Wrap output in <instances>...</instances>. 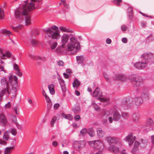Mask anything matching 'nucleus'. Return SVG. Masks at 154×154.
<instances>
[{
  "label": "nucleus",
  "instance_id": "obj_43",
  "mask_svg": "<svg viewBox=\"0 0 154 154\" xmlns=\"http://www.w3.org/2000/svg\"><path fill=\"white\" fill-rule=\"evenodd\" d=\"M16 74L19 76L20 77L22 76L23 74L21 72L20 69L16 71Z\"/></svg>",
  "mask_w": 154,
  "mask_h": 154
},
{
  "label": "nucleus",
  "instance_id": "obj_22",
  "mask_svg": "<svg viewBox=\"0 0 154 154\" xmlns=\"http://www.w3.org/2000/svg\"><path fill=\"white\" fill-rule=\"evenodd\" d=\"M11 114L19 115V113L18 111V107L17 106H16L12 108Z\"/></svg>",
  "mask_w": 154,
  "mask_h": 154
},
{
  "label": "nucleus",
  "instance_id": "obj_30",
  "mask_svg": "<svg viewBox=\"0 0 154 154\" xmlns=\"http://www.w3.org/2000/svg\"><path fill=\"white\" fill-rule=\"evenodd\" d=\"M10 134L14 136H15L17 134V129L15 128H11L10 129Z\"/></svg>",
  "mask_w": 154,
  "mask_h": 154
},
{
  "label": "nucleus",
  "instance_id": "obj_58",
  "mask_svg": "<svg viewBox=\"0 0 154 154\" xmlns=\"http://www.w3.org/2000/svg\"><path fill=\"white\" fill-rule=\"evenodd\" d=\"M60 106V105L58 103H55L54 106V109L55 110L57 109Z\"/></svg>",
  "mask_w": 154,
  "mask_h": 154
},
{
  "label": "nucleus",
  "instance_id": "obj_1",
  "mask_svg": "<svg viewBox=\"0 0 154 154\" xmlns=\"http://www.w3.org/2000/svg\"><path fill=\"white\" fill-rule=\"evenodd\" d=\"M34 1H27L22 7L17 10L15 13L16 18L18 20L23 18V16L27 15L29 11L33 10L35 8V4Z\"/></svg>",
  "mask_w": 154,
  "mask_h": 154
},
{
  "label": "nucleus",
  "instance_id": "obj_29",
  "mask_svg": "<svg viewBox=\"0 0 154 154\" xmlns=\"http://www.w3.org/2000/svg\"><path fill=\"white\" fill-rule=\"evenodd\" d=\"M72 111L75 113H78L80 111V108L79 106H75L72 108Z\"/></svg>",
  "mask_w": 154,
  "mask_h": 154
},
{
  "label": "nucleus",
  "instance_id": "obj_42",
  "mask_svg": "<svg viewBox=\"0 0 154 154\" xmlns=\"http://www.w3.org/2000/svg\"><path fill=\"white\" fill-rule=\"evenodd\" d=\"M100 141L99 140H95V141H89V143L90 145L91 146H93L94 145H95V144L99 142Z\"/></svg>",
  "mask_w": 154,
  "mask_h": 154
},
{
  "label": "nucleus",
  "instance_id": "obj_48",
  "mask_svg": "<svg viewBox=\"0 0 154 154\" xmlns=\"http://www.w3.org/2000/svg\"><path fill=\"white\" fill-rule=\"evenodd\" d=\"M61 2L60 3V5H61L62 4L63 5L66 7L68 8V5L66 3L65 1H61Z\"/></svg>",
  "mask_w": 154,
  "mask_h": 154
},
{
  "label": "nucleus",
  "instance_id": "obj_27",
  "mask_svg": "<svg viewBox=\"0 0 154 154\" xmlns=\"http://www.w3.org/2000/svg\"><path fill=\"white\" fill-rule=\"evenodd\" d=\"M9 132L6 131L5 132L3 137V139L5 140H7L9 139Z\"/></svg>",
  "mask_w": 154,
  "mask_h": 154
},
{
  "label": "nucleus",
  "instance_id": "obj_46",
  "mask_svg": "<svg viewBox=\"0 0 154 154\" xmlns=\"http://www.w3.org/2000/svg\"><path fill=\"white\" fill-rule=\"evenodd\" d=\"M70 41L72 44H74L75 43H78V42H76V41L75 38L73 37H72L70 38Z\"/></svg>",
  "mask_w": 154,
  "mask_h": 154
},
{
  "label": "nucleus",
  "instance_id": "obj_37",
  "mask_svg": "<svg viewBox=\"0 0 154 154\" xmlns=\"http://www.w3.org/2000/svg\"><path fill=\"white\" fill-rule=\"evenodd\" d=\"M60 29L62 32H69L70 30L63 26H61L59 28Z\"/></svg>",
  "mask_w": 154,
  "mask_h": 154
},
{
  "label": "nucleus",
  "instance_id": "obj_17",
  "mask_svg": "<svg viewBox=\"0 0 154 154\" xmlns=\"http://www.w3.org/2000/svg\"><path fill=\"white\" fill-rule=\"evenodd\" d=\"M134 101L136 105L138 106L140 105L143 102L142 98L140 97H136L134 99Z\"/></svg>",
  "mask_w": 154,
  "mask_h": 154
},
{
  "label": "nucleus",
  "instance_id": "obj_31",
  "mask_svg": "<svg viewBox=\"0 0 154 154\" xmlns=\"http://www.w3.org/2000/svg\"><path fill=\"white\" fill-rule=\"evenodd\" d=\"M84 57L82 56H80L76 57L77 62L79 63H82L84 60Z\"/></svg>",
  "mask_w": 154,
  "mask_h": 154
},
{
  "label": "nucleus",
  "instance_id": "obj_60",
  "mask_svg": "<svg viewBox=\"0 0 154 154\" xmlns=\"http://www.w3.org/2000/svg\"><path fill=\"white\" fill-rule=\"evenodd\" d=\"M63 62L61 60H59L57 62V64L59 66H63Z\"/></svg>",
  "mask_w": 154,
  "mask_h": 154
},
{
  "label": "nucleus",
  "instance_id": "obj_61",
  "mask_svg": "<svg viewBox=\"0 0 154 154\" xmlns=\"http://www.w3.org/2000/svg\"><path fill=\"white\" fill-rule=\"evenodd\" d=\"M52 144L53 146L55 147L57 146L58 143L57 141H54L53 142Z\"/></svg>",
  "mask_w": 154,
  "mask_h": 154
},
{
  "label": "nucleus",
  "instance_id": "obj_13",
  "mask_svg": "<svg viewBox=\"0 0 154 154\" xmlns=\"http://www.w3.org/2000/svg\"><path fill=\"white\" fill-rule=\"evenodd\" d=\"M17 87L10 86V97L14 99L17 95Z\"/></svg>",
  "mask_w": 154,
  "mask_h": 154
},
{
  "label": "nucleus",
  "instance_id": "obj_55",
  "mask_svg": "<svg viewBox=\"0 0 154 154\" xmlns=\"http://www.w3.org/2000/svg\"><path fill=\"white\" fill-rule=\"evenodd\" d=\"M80 119V117L79 115H76L74 117L75 119L77 121L79 120Z\"/></svg>",
  "mask_w": 154,
  "mask_h": 154
},
{
  "label": "nucleus",
  "instance_id": "obj_24",
  "mask_svg": "<svg viewBox=\"0 0 154 154\" xmlns=\"http://www.w3.org/2000/svg\"><path fill=\"white\" fill-rule=\"evenodd\" d=\"M16 146V140L14 139L10 144V151L15 149Z\"/></svg>",
  "mask_w": 154,
  "mask_h": 154
},
{
  "label": "nucleus",
  "instance_id": "obj_33",
  "mask_svg": "<svg viewBox=\"0 0 154 154\" xmlns=\"http://www.w3.org/2000/svg\"><path fill=\"white\" fill-rule=\"evenodd\" d=\"M153 124L152 120L150 118H148L146 121V124L147 126L152 125Z\"/></svg>",
  "mask_w": 154,
  "mask_h": 154
},
{
  "label": "nucleus",
  "instance_id": "obj_49",
  "mask_svg": "<svg viewBox=\"0 0 154 154\" xmlns=\"http://www.w3.org/2000/svg\"><path fill=\"white\" fill-rule=\"evenodd\" d=\"M58 28L57 26H55V25H54V26H52L51 27V28H50L49 29H51V30H53L54 31V30L56 31H58Z\"/></svg>",
  "mask_w": 154,
  "mask_h": 154
},
{
  "label": "nucleus",
  "instance_id": "obj_16",
  "mask_svg": "<svg viewBox=\"0 0 154 154\" xmlns=\"http://www.w3.org/2000/svg\"><path fill=\"white\" fill-rule=\"evenodd\" d=\"M115 79L121 81H125L127 79V78L125 75L122 74L116 75Z\"/></svg>",
  "mask_w": 154,
  "mask_h": 154
},
{
  "label": "nucleus",
  "instance_id": "obj_57",
  "mask_svg": "<svg viewBox=\"0 0 154 154\" xmlns=\"http://www.w3.org/2000/svg\"><path fill=\"white\" fill-rule=\"evenodd\" d=\"M38 58L39 60L42 61H45L46 60V57H39Z\"/></svg>",
  "mask_w": 154,
  "mask_h": 154
},
{
  "label": "nucleus",
  "instance_id": "obj_41",
  "mask_svg": "<svg viewBox=\"0 0 154 154\" xmlns=\"http://www.w3.org/2000/svg\"><path fill=\"white\" fill-rule=\"evenodd\" d=\"M88 132L91 137H92L94 136V134L92 128H90L88 131Z\"/></svg>",
  "mask_w": 154,
  "mask_h": 154
},
{
  "label": "nucleus",
  "instance_id": "obj_15",
  "mask_svg": "<svg viewBox=\"0 0 154 154\" xmlns=\"http://www.w3.org/2000/svg\"><path fill=\"white\" fill-rule=\"evenodd\" d=\"M17 124V118L15 115L10 114V126H12L14 124Z\"/></svg>",
  "mask_w": 154,
  "mask_h": 154
},
{
  "label": "nucleus",
  "instance_id": "obj_50",
  "mask_svg": "<svg viewBox=\"0 0 154 154\" xmlns=\"http://www.w3.org/2000/svg\"><path fill=\"white\" fill-rule=\"evenodd\" d=\"M122 1H113V3L117 5H119L122 3Z\"/></svg>",
  "mask_w": 154,
  "mask_h": 154
},
{
  "label": "nucleus",
  "instance_id": "obj_8",
  "mask_svg": "<svg viewBox=\"0 0 154 154\" xmlns=\"http://www.w3.org/2000/svg\"><path fill=\"white\" fill-rule=\"evenodd\" d=\"M121 146L119 144H116L114 146H110L109 148V150L115 153L118 154L121 151L120 147Z\"/></svg>",
  "mask_w": 154,
  "mask_h": 154
},
{
  "label": "nucleus",
  "instance_id": "obj_44",
  "mask_svg": "<svg viewBox=\"0 0 154 154\" xmlns=\"http://www.w3.org/2000/svg\"><path fill=\"white\" fill-rule=\"evenodd\" d=\"M133 118L134 121H137L140 119V116L138 115L134 114L133 115Z\"/></svg>",
  "mask_w": 154,
  "mask_h": 154
},
{
  "label": "nucleus",
  "instance_id": "obj_4",
  "mask_svg": "<svg viewBox=\"0 0 154 154\" xmlns=\"http://www.w3.org/2000/svg\"><path fill=\"white\" fill-rule=\"evenodd\" d=\"M129 79L131 80L133 86L134 87L139 86L142 82L141 78L137 76L134 77L129 76Z\"/></svg>",
  "mask_w": 154,
  "mask_h": 154
},
{
  "label": "nucleus",
  "instance_id": "obj_32",
  "mask_svg": "<svg viewBox=\"0 0 154 154\" xmlns=\"http://www.w3.org/2000/svg\"><path fill=\"white\" fill-rule=\"evenodd\" d=\"M5 12L3 9L0 8V19H3L5 17Z\"/></svg>",
  "mask_w": 154,
  "mask_h": 154
},
{
  "label": "nucleus",
  "instance_id": "obj_2",
  "mask_svg": "<svg viewBox=\"0 0 154 154\" xmlns=\"http://www.w3.org/2000/svg\"><path fill=\"white\" fill-rule=\"evenodd\" d=\"M100 89L99 88H97L93 93V96L94 97H97L99 96L97 99L102 102H108L109 99L108 98L105 97V96L102 94H100Z\"/></svg>",
  "mask_w": 154,
  "mask_h": 154
},
{
  "label": "nucleus",
  "instance_id": "obj_34",
  "mask_svg": "<svg viewBox=\"0 0 154 154\" xmlns=\"http://www.w3.org/2000/svg\"><path fill=\"white\" fill-rule=\"evenodd\" d=\"M80 85V83L79 81L75 79L73 83V87H78Z\"/></svg>",
  "mask_w": 154,
  "mask_h": 154
},
{
  "label": "nucleus",
  "instance_id": "obj_14",
  "mask_svg": "<svg viewBox=\"0 0 154 154\" xmlns=\"http://www.w3.org/2000/svg\"><path fill=\"white\" fill-rule=\"evenodd\" d=\"M147 63L146 62L140 63L137 62L134 63V66L135 68L138 69H141L145 67L146 66Z\"/></svg>",
  "mask_w": 154,
  "mask_h": 154
},
{
  "label": "nucleus",
  "instance_id": "obj_23",
  "mask_svg": "<svg viewBox=\"0 0 154 154\" xmlns=\"http://www.w3.org/2000/svg\"><path fill=\"white\" fill-rule=\"evenodd\" d=\"M30 43L31 45L33 46H36L38 44V42L34 38L31 39L29 38Z\"/></svg>",
  "mask_w": 154,
  "mask_h": 154
},
{
  "label": "nucleus",
  "instance_id": "obj_28",
  "mask_svg": "<svg viewBox=\"0 0 154 154\" xmlns=\"http://www.w3.org/2000/svg\"><path fill=\"white\" fill-rule=\"evenodd\" d=\"M54 85H49L48 86L50 93L52 94H53L55 93V91L54 89Z\"/></svg>",
  "mask_w": 154,
  "mask_h": 154
},
{
  "label": "nucleus",
  "instance_id": "obj_52",
  "mask_svg": "<svg viewBox=\"0 0 154 154\" xmlns=\"http://www.w3.org/2000/svg\"><path fill=\"white\" fill-rule=\"evenodd\" d=\"M59 81L61 86H63L64 85V82L63 79H59Z\"/></svg>",
  "mask_w": 154,
  "mask_h": 154
},
{
  "label": "nucleus",
  "instance_id": "obj_36",
  "mask_svg": "<svg viewBox=\"0 0 154 154\" xmlns=\"http://www.w3.org/2000/svg\"><path fill=\"white\" fill-rule=\"evenodd\" d=\"M63 116L64 118L69 120H72L73 119L72 116L70 114H63Z\"/></svg>",
  "mask_w": 154,
  "mask_h": 154
},
{
  "label": "nucleus",
  "instance_id": "obj_21",
  "mask_svg": "<svg viewBox=\"0 0 154 154\" xmlns=\"http://www.w3.org/2000/svg\"><path fill=\"white\" fill-rule=\"evenodd\" d=\"M139 144L140 143L136 141L135 142L134 144V147L131 150L132 153H134L138 150Z\"/></svg>",
  "mask_w": 154,
  "mask_h": 154
},
{
  "label": "nucleus",
  "instance_id": "obj_20",
  "mask_svg": "<svg viewBox=\"0 0 154 154\" xmlns=\"http://www.w3.org/2000/svg\"><path fill=\"white\" fill-rule=\"evenodd\" d=\"M121 115L118 111H116L113 115V119L116 121H117L121 119Z\"/></svg>",
  "mask_w": 154,
  "mask_h": 154
},
{
  "label": "nucleus",
  "instance_id": "obj_18",
  "mask_svg": "<svg viewBox=\"0 0 154 154\" xmlns=\"http://www.w3.org/2000/svg\"><path fill=\"white\" fill-rule=\"evenodd\" d=\"M97 136L99 137H102L105 135V132L100 128H97Z\"/></svg>",
  "mask_w": 154,
  "mask_h": 154
},
{
  "label": "nucleus",
  "instance_id": "obj_9",
  "mask_svg": "<svg viewBox=\"0 0 154 154\" xmlns=\"http://www.w3.org/2000/svg\"><path fill=\"white\" fill-rule=\"evenodd\" d=\"M68 51H72L75 49L76 51L78 50L80 48V45L79 43H75L73 45L72 44H69L67 45Z\"/></svg>",
  "mask_w": 154,
  "mask_h": 154
},
{
  "label": "nucleus",
  "instance_id": "obj_53",
  "mask_svg": "<svg viewBox=\"0 0 154 154\" xmlns=\"http://www.w3.org/2000/svg\"><path fill=\"white\" fill-rule=\"evenodd\" d=\"M92 105L96 110H97L99 109L98 106L94 102L93 103Z\"/></svg>",
  "mask_w": 154,
  "mask_h": 154
},
{
  "label": "nucleus",
  "instance_id": "obj_10",
  "mask_svg": "<svg viewBox=\"0 0 154 154\" xmlns=\"http://www.w3.org/2000/svg\"><path fill=\"white\" fill-rule=\"evenodd\" d=\"M69 38V36L67 34H64L62 35L61 38V43L62 44V47H64L66 44Z\"/></svg>",
  "mask_w": 154,
  "mask_h": 154
},
{
  "label": "nucleus",
  "instance_id": "obj_11",
  "mask_svg": "<svg viewBox=\"0 0 154 154\" xmlns=\"http://www.w3.org/2000/svg\"><path fill=\"white\" fill-rule=\"evenodd\" d=\"M135 140V137H133L131 134L127 136L125 139L126 141L128 142L130 146H131Z\"/></svg>",
  "mask_w": 154,
  "mask_h": 154
},
{
  "label": "nucleus",
  "instance_id": "obj_56",
  "mask_svg": "<svg viewBox=\"0 0 154 154\" xmlns=\"http://www.w3.org/2000/svg\"><path fill=\"white\" fill-rule=\"evenodd\" d=\"M127 28V27L125 25H122L121 27L122 30L123 31H125L126 30Z\"/></svg>",
  "mask_w": 154,
  "mask_h": 154
},
{
  "label": "nucleus",
  "instance_id": "obj_40",
  "mask_svg": "<svg viewBox=\"0 0 154 154\" xmlns=\"http://www.w3.org/2000/svg\"><path fill=\"white\" fill-rule=\"evenodd\" d=\"M22 28L23 26L21 25L19 26L16 27H12L13 30L16 32H18L20 29H21Z\"/></svg>",
  "mask_w": 154,
  "mask_h": 154
},
{
  "label": "nucleus",
  "instance_id": "obj_59",
  "mask_svg": "<svg viewBox=\"0 0 154 154\" xmlns=\"http://www.w3.org/2000/svg\"><path fill=\"white\" fill-rule=\"evenodd\" d=\"M10 58H11V59L12 60L13 62H14L16 60L15 58L14 57V56L12 55L11 53H10Z\"/></svg>",
  "mask_w": 154,
  "mask_h": 154
},
{
  "label": "nucleus",
  "instance_id": "obj_19",
  "mask_svg": "<svg viewBox=\"0 0 154 154\" xmlns=\"http://www.w3.org/2000/svg\"><path fill=\"white\" fill-rule=\"evenodd\" d=\"M0 122L3 125H5L7 124V121L6 118L2 113L0 115Z\"/></svg>",
  "mask_w": 154,
  "mask_h": 154
},
{
  "label": "nucleus",
  "instance_id": "obj_51",
  "mask_svg": "<svg viewBox=\"0 0 154 154\" xmlns=\"http://www.w3.org/2000/svg\"><path fill=\"white\" fill-rule=\"evenodd\" d=\"M4 154H9L10 153V147L6 148L4 152Z\"/></svg>",
  "mask_w": 154,
  "mask_h": 154
},
{
  "label": "nucleus",
  "instance_id": "obj_63",
  "mask_svg": "<svg viewBox=\"0 0 154 154\" xmlns=\"http://www.w3.org/2000/svg\"><path fill=\"white\" fill-rule=\"evenodd\" d=\"M42 94H43V96L45 97L48 96L46 94V93L45 92V91L43 89L42 90Z\"/></svg>",
  "mask_w": 154,
  "mask_h": 154
},
{
  "label": "nucleus",
  "instance_id": "obj_7",
  "mask_svg": "<svg viewBox=\"0 0 154 154\" xmlns=\"http://www.w3.org/2000/svg\"><path fill=\"white\" fill-rule=\"evenodd\" d=\"M18 84V77L15 75H10V86L17 87Z\"/></svg>",
  "mask_w": 154,
  "mask_h": 154
},
{
  "label": "nucleus",
  "instance_id": "obj_47",
  "mask_svg": "<svg viewBox=\"0 0 154 154\" xmlns=\"http://www.w3.org/2000/svg\"><path fill=\"white\" fill-rule=\"evenodd\" d=\"M2 33L6 36H9L10 35V31L8 30H4L2 31Z\"/></svg>",
  "mask_w": 154,
  "mask_h": 154
},
{
  "label": "nucleus",
  "instance_id": "obj_62",
  "mask_svg": "<svg viewBox=\"0 0 154 154\" xmlns=\"http://www.w3.org/2000/svg\"><path fill=\"white\" fill-rule=\"evenodd\" d=\"M142 57L143 58H147L148 57V54L146 53H144L142 55Z\"/></svg>",
  "mask_w": 154,
  "mask_h": 154
},
{
  "label": "nucleus",
  "instance_id": "obj_35",
  "mask_svg": "<svg viewBox=\"0 0 154 154\" xmlns=\"http://www.w3.org/2000/svg\"><path fill=\"white\" fill-rule=\"evenodd\" d=\"M58 117V116H54L53 117L51 123V126H54L55 122L56 121V120L57 119Z\"/></svg>",
  "mask_w": 154,
  "mask_h": 154
},
{
  "label": "nucleus",
  "instance_id": "obj_5",
  "mask_svg": "<svg viewBox=\"0 0 154 154\" xmlns=\"http://www.w3.org/2000/svg\"><path fill=\"white\" fill-rule=\"evenodd\" d=\"M85 143V141L84 140L76 141L74 142L73 146L76 150L80 152L81 149L84 146Z\"/></svg>",
  "mask_w": 154,
  "mask_h": 154
},
{
  "label": "nucleus",
  "instance_id": "obj_6",
  "mask_svg": "<svg viewBox=\"0 0 154 154\" xmlns=\"http://www.w3.org/2000/svg\"><path fill=\"white\" fill-rule=\"evenodd\" d=\"M106 139L110 144H119L121 146V143L119 139L116 137H107L106 138Z\"/></svg>",
  "mask_w": 154,
  "mask_h": 154
},
{
  "label": "nucleus",
  "instance_id": "obj_12",
  "mask_svg": "<svg viewBox=\"0 0 154 154\" xmlns=\"http://www.w3.org/2000/svg\"><path fill=\"white\" fill-rule=\"evenodd\" d=\"M1 83L2 85H5V84H6V87H7V89L6 90L5 89L4 90H3L2 91L0 94V96L1 97H2V95L1 93H3L5 92L6 91H7L8 92V94H9V83L8 82H6V80L5 78H4L2 79L1 81Z\"/></svg>",
  "mask_w": 154,
  "mask_h": 154
},
{
  "label": "nucleus",
  "instance_id": "obj_38",
  "mask_svg": "<svg viewBox=\"0 0 154 154\" xmlns=\"http://www.w3.org/2000/svg\"><path fill=\"white\" fill-rule=\"evenodd\" d=\"M12 67L13 69L15 71L17 70L20 69L18 65L16 63H13L12 64Z\"/></svg>",
  "mask_w": 154,
  "mask_h": 154
},
{
  "label": "nucleus",
  "instance_id": "obj_25",
  "mask_svg": "<svg viewBox=\"0 0 154 154\" xmlns=\"http://www.w3.org/2000/svg\"><path fill=\"white\" fill-rule=\"evenodd\" d=\"M45 98L47 103L48 107L49 108H50L52 106V103L51 100L48 96Z\"/></svg>",
  "mask_w": 154,
  "mask_h": 154
},
{
  "label": "nucleus",
  "instance_id": "obj_39",
  "mask_svg": "<svg viewBox=\"0 0 154 154\" xmlns=\"http://www.w3.org/2000/svg\"><path fill=\"white\" fill-rule=\"evenodd\" d=\"M88 132L87 130L85 128L83 129L80 131V134L82 136H85Z\"/></svg>",
  "mask_w": 154,
  "mask_h": 154
},
{
  "label": "nucleus",
  "instance_id": "obj_64",
  "mask_svg": "<svg viewBox=\"0 0 154 154\" xmlns=\"http://www.w3.org/2000/svg\"><path fill=\"white\" fill-rule=\"evenodd\" d=\"M108 120L110 123H112L113 122V119L112 117H110L108 118Z\"/></svg>",
  "mask_w": 154,
  "mask_h": 154
},
{
  "label": "nucleus",
  "instance_id": "obj_45",
  "mask_svg": "<svg viewBox=\"0 0 154 154\" xmlns=\"http://www.w3.org/2000/svg\"><path fill=\"white\" fill-rule=\"evenodd\" d=\"M57 45V42H53L51 45V48L52 49H54Z\"/></svg>",
  "mask_w": 154,
  "mask_h": 154
},
{
  "label": "nucleus",
  "instance_id": "obj_54",
  "mask_svg": "<svg viewBox=\"0 0 154 154\" xmlns=\"http://www.w3.org/2000/svg\"><path fill=\"white\" fill-rule=\"evenodd\" d=\"M104 76L105 79L106 80V81H107V82L108 83L110 82V81L109 79V78L108 77V75H107L105 74L104 75Z\"/></svg>",
  "mask_w": 154,
  "mask_h": 154
},
{
  "label": "nucleus",
  "instance_id": "obj_3",
  "mask_svg": "<svg viewBox=\"0 0 154 154\" xmlns=\"http://www.w3.org/2000/svg\"><path fill=\"white\" fill-rule=\"evenodd\" d=\"M47 35L53 39H58L60 36V32L59 31H54L51 29H48L45 30Z\"/></svg>",
  "mask_w": 154,
  "mask_h": 154
},
{
  "label": "nucleus",
  "instance_id": "obj_26",
  "mask_svg": "<svg viewBox=\"0 0 154 154\" xmlns=\"http://www.w3.org/2000/svg\"><path fill=\"white\" fill-rule=\"evenodd\" d=\"M25 23L26 25H30L31 23V17L29 16H26L25 18Z\"/></svg>",
  "mask_w": 154,
  "mask_h": 154
}]
</instances>
